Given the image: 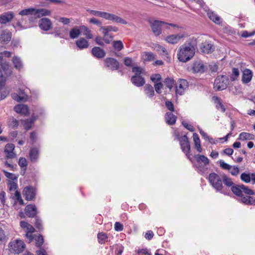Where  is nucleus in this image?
Returning a JSON list of instances; mask_svg holds the SVG:
<instances>
[{
    "mask_svg": "<svg viewBox=\"0 0 255 255\" xmlns=\"http://www.w3.org/2000/svg\"><path fill=\"white\" fill-rule=\"evenodd\" d=\"M195 54V48L190 43L182 45L178 49L177 57L178 60L186 62L190 60Z\"/></svg>",
    "mask_w": 255,
    "mask_h": 255,
    "instance_id": "obj_1",
    "label": "nucleus"
},
{
    "mask_svg": "<svg viewBox=\"0 0 255 255\" xmlns=\"http://www.w3.org/2000/svg\"><path fill=\"white\" fill-rule=\"evenodd\" d=\"M208 180L211 185L219 192H222L223 188L222 181L220 177L215 173H211L209 174Z\"/></svg>",
    "mask_w": 255,
    "mask_h": 255,
    "instance_id": "obj_2",
    "label": "nucleus"
},
{
    "mask_svg": "<svg viewBox=\"0 0 255 255\" xmlns=\"http://www.w3.org/2000/svg\"><path fill=\"white\" fill-rule=\"evenodd\" d=\"M229 84V79L226 76H218L215 80L214 88L216 91L226 89Z\"/></svg>",
    "mask_w": 255,
    "mask_h": 255,
    "instance_id": "obj_3",
    "label": "nucleus"
},
{
    "mask_svg": "<svg viewBox=\"0 0 255 255\" xmlns=\"http://www.w3.org/2000/svg\"><path fill=\"white\" fill-rule=\"evenodd\" d=\"M232 191L236 195L238 196L242 197L243 193H244L247 195H254V192L253 190L249 189L248 187L244 185H236L234 184L233 186L231 187Z\"/></svg>",
    "mask_w": 255,
    "mask_h": 255,
    "instance_id": "obj_4",
    "label": "nucleus"
},
{
    "mask_svg": "<svg viewBox=\"0 0 255 255\" xmlns=\"http://www.w3.org/2000/svg\"><path fill=\"white\" fill-rule=\"evenodd\" d=\"M150 27L153 34L156 36H159L162 33V25L167 24L166 22L160 20H149Z\"/></svg>",
    "mask_w": 255,
    "mask_h": 255,
    "instance_id": "obj_5",
    "label": "nucleus"
},
{
    "mask_svg": "<svg viewBox=\"0 0 255 255\" xmlns=\"http://www.w3.org/2000/svg\"><path fill=\"white\" fill-rule=\"evenodd\" d=\"M194 157L198 163L197 168L200 172H204L207 169L205 166L209 164V159L205 156L200 154H197Z\"/></svg>",
    "mask_w": 255,
    "mask_h": 255,
    "instance_id": "obj_6",
    "label": "nucleus"
},
{
    "mask_svg": "<svg viewBox=\"0 0 255 255\" xmlns=\"http://www.w3.org/2000/svg\"><path fill=\"white\" fill-rule=\"evenodd\" d=\"M10 250L13 251L15 253L19 254L21 253L25 248V244L20 240H16L9 243Z\"/></svg>",
    "mask_w": 255,
    "mask_h": 255,
    "instance_id": "obj_7",
    "label": "nucleus"
},
{
    "mask_svg": "<svg viewBox=\"0 0 255 255\" xmlns=\"http://www.w3.org/2000/svg\"><path fill=\"white\" fill-rule=\"evenodd\" d=\"M188 88V83L187 81L185 79H180L178 80L175 87L176 94L182 95Z\"/></svg>",
    "mask_w": 255,
    "mask_h": 255,
    "instance_id": "obj_8",
    "label": "nucleus"
},
{
    "mask_svg": "<svg viewBox=\"0 0 255 255\" xmlns=\"http://www.w3.org/2000/svg\"><path fill=\"white\" fill-rule=\"evenodd\" d=\"M104 18L106 20H111L116 23H119L124 24H127L128 23V22L126 20L119 16L118 15L107 12L105 13Z\"/></svg>",
    "mask_w": 255,
    "mask_h": 255,
    "instance_id": "obj_9",
    "label": "nucleus"
},
{
    "mask_svg": "<svg viewBox=\"0 0 255 255\" xmlns=\"http://www.w3.org/2000/svg\"><path fill=\"white\" fill-rule=\"evenodd\" d=\"M104 65L112 70H116L119 68V63L113 58H107L104 60Z\"/></svg>",
    "mask_w": 255,
    "mask_h": 255,
    "instance_id": "obj_10",
    "label": "nucleus"
},
{
    "mask_svg": "<svg viewBox=\"0 0 255 255\" xmlns=\"http://www.w3.org/2000/svg\"><path fill=\"white\" fill-rule=\"evenodd\" d=\"M15 146L12 143H7L5 145L4 152L6 159L14 158L16 156V153L14 152Z\"/></svg>",
    "mask_w": 255,
    "mask_h": 255,
    "instance_id": "obj_11",
    "label": "nucleus"
},
{
    "mask_svg": "<svg viewBox=\"0 0 255 255\" xmlns=\"http://www.w3.org/2000/svg\"><path fill=\"white\" fill-rule=\"evenodd\" d=\"M23 194L26 200H32L35 196V189L32 186H26L23 189Z\"/></svg>",
    "mask_w": 255,
    "mask_h": 255,
    "instance_id": "obj_12",
    "label": "nucleus"
},
{
    "mask_svg": "<svg viewBox=\"0 0 255 255\" xmlns=\"http://www.w3.org/2000/svg\"><path fill=\"white\" fill-rule=\"evenodd\" d=\"M179 141L182 151L187 155L190 149V145L187 136L186 135L181 136L179 139Z\"/></svg>",
    "mask_w": 255,
    "mask_h": 255,
    "instance_id": "obj_13",
    "label": "nucleus"
},
{
    "mask_svg": "<svg viewBox=\"0 0 255 255\" xmlns=\"http://www.w3.org/2000/svg\"><path fill=\"white\" fill-rule=\"evenodd\" d=\"M240 179L243 182L246 183H248L252 181V183L255 184V172H243L241 174Z\"/></svg>",
    "mask_w": 255,
    "mask_h": 255,
    "instance_id": "obj_14",
    "label": "nucleus"
},
{
    "mask_svg": "<svg viewBox=\"0 0 255 255\" xmlns=\"http://www.w3.org/2000/svg\"><path fill=\"white\" fill-rule=\"evenodd\" d=\"M52 22L48 18H42L39 21V26L43 30L48 31L52 28Z\"/></svg>",
    "mask_w": 255,
    "mask_h": 255,
    "instance_id": "obj_15",
    "label": "nucleus"
},
{
    "mask_svg": "<svg viewBox=\"0 0 255 255\" xmlns=\"http://www.w3.org/2000/svg\"><path fill=\"white\" fill-rule=\"evenodd\" d=\"M12 33L8 30H2L0 36V43L7 44L11 39Z\"/></svg>",
    "mask_w": 255,
    "mask_h": 255,
    "instance_id": "obj_16",
    "label": "nucleus"
},
{
    "mask_svg": "<svg viewBox=\"0 0 255 255\" xmlns=\"http://www.w3.org/2000/svg\"><path fill=\"white\" fill-rule=\"evenodd\" d=\"M91 53L93 56L97 59H102L106 55V52L99 47H94L92 49Z\"/></svg>",
    "mask_w": 255,
    "mask_h": 255,
    "instance_id": "obj_17",
    "label": "nucleus"
},
{
    "mask_svg": "<svg viewBox=\"0 0 255 255\" xmlns=\"http://www.w3.org/2000/svg\"><path fill=\"white\" fill-rule=\"evenodd\" d=\"M14 17L13 13L11 11L4 12L0 15V23L5 24L10 22Z\"/></svg>",
    "mask_w": 255,
    "mask_h": 255,
    "instance_id": "obj_18",
    "label": "nucleus"
},
{
    "mask_svg": "<svg viewBox=\"0 0 255 255\" xmlns=\"http://www.w3.org/2000/svg\"><path fill=\"white\" fill-rule=\"evenodd\" d=\"M14 111L17 113L25 116L29 114V109L26 105L19 104L15 106L14 107Z\"/></svg>",
    "mask_w": 255,
    "mask_h": 255,
    "instance_id": "obj_19",
    "label": "nucleus"
},
{
    "mask_svg": "<svg viewBox=\"0 0 255 255\" xmlns=\"http://www.w3.org/2000/svg\"><path fill=\"white\" fill-rule=\"evenodd\" d=\"M201 51L206 54H209L213 52L214 50V47L213 45L209 43L208 42H205L201 44L200 46Z\"/></svg>",
    "mask_w": 255,
    "mask_h": 255,
    "instance_id": "obj_20",
    "label": "nucleus"
},
{
    "mask_svg": "<svg viewBox=\"0 0 255 255\" xmlns=\"http://www.w3.org/2000/svg\"><path fill=\"white\" fill-rule=\"evenodd\" d=\"M25 214L29 217L33 218L37 214V210L35 205H28L25 208Z\"/></svg>",
    "mask_w": 255,
    "mask_h": 255,
    "instance_id": "obj_21",
    "label": "nucleus"
},
{
    "mask_svg": "<svg viewBox=\"0 0 255 255\" xmlns=\"http://www.w3.org/2000/svg\"><path fill=\"white\" fill-rule=\"evenodd\" d=\"M131 82L137 87H141L145 84L144 79L140 75H133L131 78Z\"/></svg>",
    "mask_w": 255,
    "mask_h": 255,
    "instance_id": "obj_22",
    "label": "nucleus"
},
{
    "mask_svg": "<svg viewBox=\"0 0 255 255\" xmlns=\"http://www.w3.org/2000/svg\"><path fill=\"white\" fill-rule=\"evenodd\" d=\"M192 69L195 73H202L205 72L206 67L201 61H197L194 63Z\"/></svg>",
    "mask_w": 255,
    "mask_h": 255,
    "instance_id": "obj_23",
    "label": "nucleus"
},
{
    "mask_svg": "<svg viewBox=\"0 0 255 255\" xmlns=\"http://www.w3.org/2000/svg\"><path fill=\"white\" fill-rule=\"evenodd\" d=\"M183 37V34H172L167 36L165 40L169 43L176 44Z\"/></svg>",
    "mask_w": 255,
    "mask_h": 255,
    "instance_id": "obj_24",
    "label": "nucleus"
},
{
    "mask_svg": "<svg viewBox=\"0 0 255 255\" xmlns=\"http://www.w3.org/2000/svg\"><path fill=\"white\" fill-rule=\"evenodd\" d=\"M253 73L248 69H245L243 73L242 81L243 83L247 84L250 82L252 78Z\"/></svg>",
    "mask_w": 255,
    "mask_h": 255,
    "instance_id": "obj_25",
    "label": "nucleus"
},
{
    "mask_svg": "<svg viewBox=\"0 0 255 255\" xmlns=\"http://www.w3.org/2000/svg\"><path fill=\"white\" fill-rule=\"evenodd\" d=\"M51 11L50 10L45 8H35L34 15L37 18H40L43 16L50 15Z\"/></svg>",
    "mask_w": 255,
    "mask_h": 255,
    "instance_id": "obj_26",
    "label": "nucleus"
},
{
    "mask_svg": "<svg viewBox=\"0 0 255 255\" xmlns=\"http://www.w3.org/2000/svg\"><path fill=\"white\" fill-rule=\"evenodd\" d=\"M75 44L80 49L87 48L89 46L88 41L83 37H81L76 40Z\"/></svg>",
    "mask_w": 255,
    "mask_h": 255,
    "instance_id": "obj_27",
    "label": "nucleus"
},
{
    "mask_svg": "<svg viewBox=\"0 0 255 255\" xmlns=\"http://www.w3.org/2000/svg\"><path fill=\"white\" fill-rule=\"evenodd\" d=\"M12 98L18 102H25L28 99V96L22 91H20L19 95L13 94L12 95Z\"/></svg>",
    "mask_w": 255,
    "mask_h": 255,
    "instance_id": "obj_28",
    "label": "nucleus"
},
{
    "mask_svg": "<svg viewBox=\"0 0 255 255\" xmlns=\"http://www.w3.org/2000/svg\"><path fill=\"white\" fill-rule=\"evenodd\" d=\"M166 123L169 125L175 124L176 121V117L171 112H167L165 116Z\"/></svg>",
    "mask_w": 255,
    "mask_h": 255,
    "instance_id": "obj_29",
    "label": "nucleus"
},
{
    "mask_svg": "<svg viewBox=\"0 0 255 255\" xmlns=\"http://www.w3.org/2000/svg\"><path fill=\"white\" fill-rule=\"evenodd\" d=\"M1 70L7 76H10L12 73V71L8 63L6 62L1 63Z\"/></svg>",
    "mask_w": 255,
    "mask_h": 255,
    "instance_id": "obj_30",
    "label": "nucleus"
},
{
    "mask_svg": "<svg viewBox=\"0 0 255 255\" xmlns=\"http://www.w3.org/2000/svg\"><path fill=\"white\" fill-rule=\"evenodd\" d=\"M81 29L80 27L75 26L72 28L69 32V36L71 39L77 38L81 34Z\"/></svg>",
    "mask_w": 255,
    "mask_h": 255,
    "instance_id": "obj_31",
    "label": "nucleus"
},
{
    "mask_svg": "<svg viewBox=\"0 0 255 255\" xmlns=\"http://www.w3.org/2000/svg\"><path fill=\"white\" fill-rule=\"evenodd\" d=\"M39 152L37 148H33L29 151V158L32 162H36L38 158Z\"/></svg>",
    "mask_w": 255,
    "mask_h": 255,
    "instance_id": "obj_32",
    "label": "nucleus"
},
{
    "mask_svg": "<svg viewBox=\"0 0 255 255\" xmlns=\"http://www.w3.org/2000/svg\"><path fill=\"white\" fill-rule=\"evenodd\" d=\"M145 94L149 97L152 98L154 95L153 87L150 84H146L144 87Z\"/></svg>",
    "mask_w": 255,
    "mask_h": 255,
    "instance_id": "obj_33",
    "label": "nucleus"
},
{
    "mask_svg": "<svg viewBox=\"0 0 255 255\" xmlns=\"http://www.w3.org/2000/svg\"><path fill=\"white\" fill-rule=\"evenodd\" d=\"M80 28L81 29V32H83V34L84 36H86V38L88 39H92L93 37V35L91 33V31L89 30V29L85 25H81L80 26Z\"/></svg>",
    "mask_w": 255,
    "mask_h": 255,
    "instance_id": "obj_34",
    "label": "nucleus"
},
{
    "mask_svg": "<svg viewBox=\"0 0 255 255\" xmlns=\"http://www.w3.org/2000/svg\"><path fill=\"white\" fill-rule=\"evenodd\" d=\"M249 195L246 196H242L241 197V201L243 203H244L246 205H253L255 203V200L253 197L250 196H248Z\"/></svg>",
    "mask_w": 255,
    "mask_h": 255,
    "instance_id": "obj_35",
    "label": "nucleus"
},
{
    "mask_svg": "<svg viewBox=\"0 0 255 255\" xmlns=\"http://www.w3.org/2000/svg\"><path fill=\"white\" fill-rule=\"evenodd\" d=\"M141 57L144 61H149L155 58L154 54L151 52H144L142 53Z\"/></svg>",
    "mask_w": 255,
    "mask_h": 255,
    "instance_id": "obj_36",
    "label": "nucleus"
},
{
    "mask_svg": "<svg viewBox=\"0 0 255 255\" xmlns=\"http://www.w3.org/2000/svg\"><path fill=\"white\" fill-rule=\"evenodd\" d=\"M193 137L195 148L198 152H201L202 151V148L201 147L200 140L198 135L196 133H194Z\"/></svg>",
    "mask_w": 255,
    "mask_h": 255,
    "instance_id": "obj_37",
    "label": "nucleus"
},
{
    "mask_svg": "<svg viewBox=\"0 0 255 255\" xmlns=\"http://www.w3.org/2000/svg\"><path fill=\"white\" fill-rule=\"evenodd\" d=\"M254 135L248 132H243L240 134L238 139L242 140H251L254 139Z\"/></svg>",
    "mask_w": 255,
    "mask_h": 255,
    "instance_id": "obj_38",
    "label": "nucleus"
},
{
    "mask_svg": "<svg viewBox=\"0 0 255 255\" xmlns=\"http://www.w3.org/2000/svg\"><path fill=\"white\" fill-rule=\"evenodd\" d=\"M209 18L215 23L219 24L220 23V17L213 12L209 11L208 13Z\"/></svg>",
    "mask_w": 255,
    "mask_h": 255,
    "instance_id": "obj_39",
    "label": "nucleus"
},
{
    "mask_svg": "<svg viewBox=\"0 0 255 255\" xmlns=\"http://www.w3.org/2000/svg\"><path fill=\"white\" fill-rule=\"evenodd\" d=\"M12 63L14 64V67L17 69L20 70L22 66L20 59L17 56H14L13 57Z\"/></svg>",
    "mask_w": 255,
    "mask_h": 255,
    "instance_id": "obj_40",
    "label": "nucleus"
},
{
    "mask_svg": "<svg viewBox=\"0 0 255 255\" xmlns=\"http://www.w3.org/2000/svg\"><path fill=\"white\" fill-rule=\"evenodd\" d=\"M35 13V8H28L27 9H24L21 10L19 14L22 16L23 15H28L30 14H33L34 15Z\"/></svg>",
    "mask_w": 255,
    "mask_h": 255,
    "instance_id": "obj_41",
    "label": "nucleus"
},
{
    "mask_svg": "<svg viewBox=\"0 0 255 255\" xmlns=\"http://www.w3.org/2000/svg\"><path fill=\"white\" fill-rule=\"evenodd\" d=\"M164 83L166 87L171 91L173 86L175 85V81L172 78H166L164 80Z\"/></svg>",
    "mask_w": 255,
    "mask_h": 255,
    "instance_id": "obj_42",
    "label": "nucleus"
},
{
    "mask_svg": "<svg viewBox=\"0 0 255 255\" xmlns=\"http://www.w3.org/2000/svg\"><path fill=\"white\" fill-rule=\"evenodd\" d=\"M34 121V120L32 118L23 121L22 123L25 129L27 130L31 128Z\"/></svg>",
    "mask_w": 255,
    "mask_h": 255,
    "instance_id": "obj_43",
    "label": "nucleus"
},
{
    "mask_svg": "<svg viewBox=\"0 0 255 255\" xmlns=\"http://www.w3.org/2000/svg\"><path fill=\"white\" fill-rule=\"evenodd\" d=\"M222 178L224 184L226 186L232 187L235 184L233 183L232 179L227 176L224 175L223 176Z\"/></svg>",
    "mask_w": 255,
    "mask_h": 255,
    "instance_id": "obj_44",
    "label": "nucleus"
},
{
    "mask_svg": "<svg viewBox=\"0 0 255 255\" xmlns=\"http://www.w3.org/2000/svg\"><path fill=\"white\" fill-rule=\"evenodd\" d=\"M113 46L117 51H121L124 48L123 44L121 40L114 41L113 42Z\"/></svg>",
    "mask_w": 255,
    "mask_h": 255,
    "instance_id": "obj_45",
    "label": "nucleus"
},
{
    "mask_svg": "<svg viewBox=\"0 0 255 255\" xmlns=\"http://www.w3.org/2000/svg\"><path fill=\"white\" fill-rule=\"evenodd\" d=\"M240 73L238 69L234 68L232 69V74L231 75L230 79L232 81L236 80L239 76Z\"/></svg>",
    "mask_w": 255,
    "mask_h": 255,
    "instance_id": "obj_46",
    "label": "nucleus"
},
{
    "mask_svg": "<svg viewBox=\"0 0 255 255\" xmlns=\"http://www.w3.org/2000/svg\"><path fill=\"white\" fill-rule=\"evenodd\" d=\"M87 11H88L90 13L94 15L99 16L102 18H104L105 14L106 12L101 11H97L91 9H88Z\"/></svg>",
    "mask_w": 255,
    "mask_h": 255,
    "instance_id": "obj_47",
    "label": "nucleus"
},
{
    "mask_svg": "<svg viewBox=\"0 0 255 255\" xmlns=\"http://www.w3.org/2000/svg\"><path fill=\"white\" fill-rule=\"evenodd\" d=\"M7 187L9 191H14L15 192L17 190H16L17 188V184L14 181H8L7 182Z\"/></svg>",
    "mask_w": 255,
    "mask_h": 255,
    "instance_id": "obj_48",
    "label": "nucleus"
},
{
    "mask_svg": "<svg viewBox=\"0 0 255 255\" xmlns=\"http://www.w3.org/2000/svg\"><path fill=\"white\" fill-rule=\"evenodd\" d=\"M154 49L157 51L160 52V54H162L164 55L167 54V52L166 49L159 44L155 45Z\"/></svg>",
    "mask_w": 255,
    "mask_h": 255,
    "instance_id": "obj_49",
    "label": "nucleus"
},
{
    "mask_svg": "<svg viewBox=\"0 0 255 255\" xmlns=\"http://www.w3.org/2000/svg\"><path fill=\"white\" fill-rule=\"evenodd\" d=\"M2 171L4 172L5 176L9 179L11 180V181L17 180V176L15 174L7 172L4 170H3Z\"/></svg>",
    "mask_w": 255,
    "mask_h": 255,
    "instance_id": "obj_50",
    "label": "nucleus"
},
{
    "mask_svg": "<svg viewBox=\"0 0 255 255\" xmlns=\"http://www.w3.org/2000/svg\"><path fill=\"white\" fill-rule=\"evenodd\" d=\"M219 164H220V166L222 168H223L224 169L227 170H231L232 167V166L231 165L225 162L223 160H220L219 161Z\"/></svg>",
    "mask_w": 255,
    "mask_h": 255,
    "instance_id": "obj_51",
    "label": "nucleus"
},
{
    "mask_svg": "<svg viewBox=\"0 0 255 255\" xmlns=\"http://www.w3.org/2000/svg\"><path fill=\"white\" fill-rule=\"evenodd\" d=\"M35 244L37 247H40L43 244V238L41 235H39L35 237Z\"/></svg>",
    "mask_w": 255,
    "mask_h": 255,
    "instance_id": "obj_52",
    "label": "nucleus"
},
{
    "mask_svg": "<svg viewBox=\"0 0 255 255\" xmlns=\"http://www.w3.org/2000/svg\"><path fill=\"white\" fill-rule=\"evenodd\" d=\"M18 164L21 167L24 168L25 170L27 166L26 159L24 157H20L18 161Z\"/></svg>",
    "mask_w": 255,
    "mask_h": 255,
    "instance_id": "obj_53",
    "label": "nucleus"
},
{
    "mask_svg": "<svg viewBox=\"0 0 255 255\" xmlns=\"http://www.w3.org/2000/svg\"><path fill=\"white\" fill-rule=\"evenodd\" d=\"M98 238L99 243L103 244L105 240L108 238V237L106 234L101 233L98 234Z\"/></svg>",
    "mask_w": 255,
    "mask_h": 255,
    "instance_id": "obj_54",
    "label": "nucleus"
},
{
    "mask_svg": "<svg viewBox=\"0 0 255 255\" xmlns=\"http://www.w3.org/2000/svg\"><path fill=\"white\" fill-rule=\"evenodd\" d=\"M132 72L134 73V75H140L142 73L143 69L140 67H133L132 68Z\"/></svg>",
    "mask_w": 255,
    "mask_h": 255,
    "instance_id": "obj_55",
    "label": "nucleus"
},
{
    "mask_svg": "<svg viewBox=\"0 0 255 255\" xmlns=\"http://www.w3.org/2000/svg\"><path fill=\"white\" fill-rule=\"evenodd\" d=\"M211 74H215L218 71V66L215 64H211L209 65Z\"/></svg>",
    "mask_w": 255,
    "mask_h": 255,
    "instance_id": "obj_56",
    "label": "nucleus"
},
{
    "mask_svg": "<svg viewBox=\"0 0 255 255\" xmlns=\"http://www.w3.org/2000/svg\"><path fill=\"white\" fill-rule=\"evenodd\" d=\"M217 105L216 106V108L218 110H221L222 112H225L226 111V109L222 102H221V100L219 98H217Z\"/></svg>",
    "mask_w": 255,
    "mask_h": 255,
    "instance_id": "obj_57",
    "label": "nucleus"
},
{
    "mask_svg": "<svg viewBox=\"0 0 255 255\" xmlns=\"http://www.w3.org/2000/svg\"><path fill=\"white\" fill-rule=\"evenodd\" d=\"M14 197L16 198V199L19 202V204L20 205H24V202L23 200L21 198V195L20 192L16 191L15 192H14Z\"/></svg>",
    "mask_w": 255,
    "mask_h": 255,
    "instance_id": "obj_58",
    "label": "nucleus"
},
{
    "mask_svg": "<svg viewBox=\"0 0 255 255\" xmlns=\"http://www.w3.org/2000/svg\"><path fill=\"white\" fill-rule=\"evenodd\" d=\"M154 88L157 93L160 94L163 88V84L161 82L156 83L154 85Z\"/></svg>",
    "mask_w": 255,
    "mask_h": 255,
    "instance_id": "obj_59",
    "label": "nucleus"
},
{
    "mask_svg": "<svg viewBox=\"0 0 255 255\" xmlns=\"http://www.w3.org/2000/svg\"><path fill=\"white\" fill-rule=\"evenodd\" d=\"M151 80L155 83L156 82H158L161 80V76L160 74H153L150 77Z\"/></svg>",
    "mask_w": 255,
    "mask_h": 255,
    "instance_id": "obj_60",
    "label": "nucleus"
},
{
    "mask_svg": "<svg viewBox=\"0 0 255 255\" xmlns=\"http://www.w3.org/2000/svg\"><path fill=\"white\" fill-rule=\"evenodd\" d=\"M100 31L102 32L104 37L108 35L109 32L107 26H101Z\"/></svg>",
    "mask_w": 255,
    "mask_h": 255,
    "instance_id": "obj_61",
    "label": "nucleus"
},
{
    "mask_svg": "<svg viewBox=\"0 0 255 255\" xmlns=\"http://www.w3.org/2000/svg\"><path fill=\"white\" fill-rule=\"evenodd\" d=\"M35 226L39 230H40L42 229V221L40 219H38L37 217L35 218Z\"/></svg>",
    "mask_w": 255,
    "mask_h": 255,
    "instance_id": "obj_62",
    "label": "nucleus"
},
{
    "mask_svg": "<svg viewBox=\"0 0 255 255\" xmlns=\"http://www.w3.org/2000/svg\"><path fill=\"white\" fill-rule=\"evenodd\" d=\"M165 106L171 112L174 111V108L173 103L169 101H167L165 102Z\"/></svg>",
    "mask_w": 255,
    "mask_h": 255,
    "instance_id": "obj_63",
    "label": "nucleus"
},
{
    "mask_svg": "<svg viewBox=\"0 0 255 255\" xmlns=\"http://www.w3.org/2000/svg\"><path fill=\"white\" fill-rule=\"evenodd\" d=\"M115 230L116 231H122L123 230L124 227L123 225L121 224L120 222H116L115 224Z\"/></svg>",
    "mask_w": 255,
    "mask_h": 255,
    "instance_id": "obj_64",
    "label": "nucleus"
}]
</instances>
